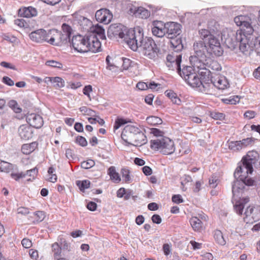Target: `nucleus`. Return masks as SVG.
I'll return each mask as SVG.
<instances>
[{
  "label": "nucleus",
  "mask_w": 260,
  "mask_h": 260,
  "mask_svg": "<svg viewBox=\"0 0 260 260\" xmlns=\"http://www.w3.org/2000/svg\"><path fill=\"white\" fill-rule=\"evenodd\" d=\"M248 198H243L237 201L234 205V209L239 215H242L245 204L249 202Z\"/></svg>",
  "instance_id": "bb28decb"
},
{
  "label": "nucleus",
  "mask_w": 260,
  "mask_h": 260,
  "mask_svg": "<svg viewBox=\"0 0 260 260\" xmlns=\"http://www.w3.org/2000/svg\"><path fill=\"white\" fill-rule=\"evenodd\" d=\"M210 23L213 24V28H212L210 26V24H209L208 28L210 30L201 29L199 31L200 38L204 41L206 40L208 38H210L211 36H214L212 33L216 35H217L218 33V27L219 26V24L215 21H211Z\"/></svg>",
  "instance_id": "dca6fc26"
},
{
  "label": "nucleus",
  "mask_w": 260,
  "mask_h": 260,
  "mask_svg": "<svg viewBox=\"0 0 260 260\" xmlns=\"http://www.w3.org/2000/svg\"><path fill=\"white\" fill-rule=\"evenodd\" d=\"M45 217V213L43 211H38L34 213V218L35 220H34V223H39L42 221Z\"/></svg>",
  "instance_id": "a19ab883"
},
{
  "label": "nucleus",
  "mask_w": 260,
  "mask_h": 260,
  "mask_svg": "<svg viewBox=\"0 0 260 260\" xmlns=\"http://www.w3.org/2000/svg\"><path fill=\"white\" fill-rule=\"evenodd\" d=\"M18 133L21 138L25 140H29L33 137L32 128L28 124L21 125L18 128Z\"/></svg>",
  "instance_id": "aec40b11"
},
{
  "label": "nucleus",
  "mask_w": 260,
  "mask_h": 260,
  "mask_svg": "<svg viewBox=\"0 0 260 260\" xmlns=\"http://www.w3.org/2000/svg\"><path fill=\"white\" fill-rule=\"evenodd\" d=\"M92 91V86L90 85L85 86L83 89V93L86 96H87V97L90 99H91L90 93Z\"/></svg>",
  "instance_id": "052dcab7"
},
{
  "label": "nucleus",
  "mask_w": 260,
  "mask_h": 260,
  "mask_svg": "<svg viewBox=\"0 0 260 260\" xmlns=\"http://www.w3.org/2000/svg\"><path fill=\"white\" fill-rule=\"evenodd\" d=\"M80 111L84 114L86 115H92L94 111L88 108L85 106L80 108Z\"/></svg>",
  "instance_id": "680f3d73"
},
{
  "label": "nucleus",
  "mask_w": 260,
  "mask_h": 260,
  "mask_svg": "<svg viewBox=\"0 0 260 260\" xmlns=\"http://www.w3.org/2000/svg\"><path fill=\"white\" fill-rule=\"evenodd\" d=\"M256 115V113L254 111L252 110H248L246 111L244 114V116L245 118H247L248 119H251L253 118Z\"/></svg>",
  "instance_id": "0e129e2a"
},
{
  "label": "nucleus",
  "mask_w": 260,
  "mask_h": 260,
  "mask_svg": "<svg viewBox=\"0 0 260 260\" xmlns=\"http://www.w3.org/2000/svg\"><path fill=\"white\" fill-rule=\"evenodd\" d=\"M61 29L62 30V35L66 42L70 39L72 33V29L71 27L66 24L63 23L61 26Z\"/></svg>",
  "instance_id": "72a5a7b5"
},
{
  "label": "nucleus",
  "mask_w": 260,
  "mask_h": 260,
  "mask_svg": "<svg viewBox=\"0 0 260 260\" xmlns=\"http://www.w3.org/2000/svg\"><path fill=\"white\" fill-rule=\"evenodd\" d=\"M244 221L247 222L253 223L260 219V206L256 207L249 206L244 213Z\"/></svg>",
  "instance_id": "9d476101"
},
{
  "label": "nucleus",
  "mask_w": 260,
  "mask_h": 260,
  "mask_svg": "<svg viewBox=\"0 0 260 260\" xmlns=\"http://www.w3.org/2000/svg\"><path fill=\"white\" fill-rule=\"evenodd\" d=\"M76 184L79 188L80 190L84 192L85 189L88 188L90 187V182L89 180H85L83 181H77Z\"/></svg>",
  "instance_id": "79ce46f5"
},
{
  "label": "nucleus",
  "mask_w": 260,
  "mask_h": 260,
  "mask_svg": "<svg viewBox=\"0 0 260 260\" xmlns=\"http://www.w3.org/2000/svg\"><path fill=\"white\" fill-rule=\"evenodd\" d=\"M46 65L58 69H62L63 67L62 63L61 62L54 60L47 61L46 62Z\"/></svg>",
  "instance_id": "8fccbe9b"
},
{
  "label": "nucleus",
  "mask_w": 260,
  "mask_h": 260,
  "mask_svg": "<svg viewBox=\"0 0 260 260\" xmlns=\"http://www.w3.org/2000/svg\"><path fill=\"white\" fill-rule=\"evenodd\" d=\"M193 49L197 56L201 58L206 57L208 54L205 41L196 42L193 45Z\"/></svg>",
  "instance_id": "412c9836"
},
{
  "label": "nucleus",
  "mask_w": 260,
  "mask_h": 260,
  "mask_svg": "<svg viewBox=\"0 0 260 260\" xmlns=\"http://www.w3.org/2000/svg\"><path fill=\"white\" fill-rule=\"evenodd\" d=\"M213 81L214 86L220 90L226 89L230 86L228 80L223 76H218Z\"/></svg>",
  "instance_id": "393cba45"
},
{
  "label": "nucleus",
  "mask_w": 260,
  "mask_h": 260,
  "mask_svg": "<svg viewBox=\"0 0 260 260\" xmlns=\"http://www.w3.org/2000/svg\"><path fill=\"white\" fill-rule=\"evenodd\" d=\"M208 55H214L220 56L222 55L223 50L219 40L214 36H211L205 40Z\"/></svg>",
  "instance_id": "0eeeda50"
},
{
  "label": "nucleus",
  "mask_w": 260,
  "mask_h": 260,
  "mask_svg": "<svg viewBox=\"0 0 260 260\" xmlns=\"http://www.w3.org/2000/svg\"><path fill=\"white\" fill-rule=\"evenodd\" d=\"M209 182L210 185H211L212 187L215 188L217 185L218 179L216 176L213 175L210 178Z\"/></svg>",
  "instance_id": "e2e57ef3"
},
{
  "label": "nucleus",
  "mask_w": 260,
  "mask_h": 260,
  "mask_svg": "<svg viewBox=\"0 0 260 260\" xmlns=\"http://www.w3.org/2000/svg\"><path fill=\"white\" fill-rule=\"evenodd\" d=\"M17 25L20 27L23 28L26 31H29L31 29L28 23L23 19H17Z\"/></svg>",
  "instance_id": "3c124183"
},
{
  "label": "nucleus",
  "mask_w": 260,
  "mask_h": 260,
  "mask_svg": "<svg viewBox=\"0 0 260 260\" xmlns=\"http://www.w3.org/2000/svg\"><path fill=\"white\" fill-rule=\"evenodd\" d=\"M147 122L151 125H157L162 123V120L156 116H151L147 118Z\"/></svg>",
  "instance_id": "de8ad7c7"
},
{
  "label": "nucleus",
  "mask_w": 260,
  "mask_h": 260,
  "mask_svg": "<svg viewBox=\"0 0 260 260\" xmlns=\"http://www.w3.org/2000/svg\"><path fill=\"white\" fill-rule=\"evenodd\" d=\"M37 147L38 143L36 142L24 144L21 147V151L24 154L28 155L34 152Z\"/></svg>",
  "instance_id": "cd10ccee"
},
{
  "label": "nucleus",
  "mask_w": 260,
  "mask_h": 260,
  "mask_svg": "<svg viewBox=\"0 0 260 260\" xmlns=\"http://www.w3.org/2000/svg\"><path fill=\"white\" fill-rule=\"evenodd\" d=\"M214 86V81L206 82L203 81L202 86L199 87V90L206 94H211V90Z\"/></svg>",
  "instance_id": "473e14b6"
},
{
  "label": "nucleus",
  "mask_w": 260,
  "mask_h": 260,
  "mask_svg": "<svg viewBox=\"0 0 260 260\" xmlns=\"http://www.w3.org/2000/svg\"><path fill=\"white\" fill-rule=\"evenodd\" d=\"M214 239L215 242L220 245H224L226 243V241L223 236V234L219 230H216L214 231Z\"/></svg>",
  "instance_id": "c9c22d12"
},
{
  "label": "nucleus",
  "mask_w": 260,
  "mask_h": 260,
  "mask_svg": "<svg viewBox=\"0 0 260 260\" xmlns=\"http://www.w3.org/2000/svg\"><path fill=\"white\" fill-rule=\"evenodd\" d=\"M151 148L165 155H169L173 153L175 148L173 140L168 137L157 138L150 141Z\"/></svg>",
  "instance_id": "20e7f679"
},
{
  "label": "nucleus",
  "mask_w": 260,
  "mask_h": 260,
  "mask_svg": "<svg viewBox=\"0 0 260 260\" xmlns=\"http://www.w3.org/2000/svg\"><path fill=\"white\" fill-rule=\"evenodd\" d=\"M94 161L92 159H88L81 162V167L82 168L88 169L94 165Z\"/></svg>",
  "instance_id": "6e6d98bb"
},
{
  "label": "nucleus",
  "mask_w": 260,
  "mask_h": 260,
  "mask_svg": "<svg viewBox=\"0 0 260 260\" xmlns=\"http://www.w3.org/2000/svg\"><path fill=\"white\" fill-rule=\"evenodd\" d=\"M189 222L194 231L200 232L203 229V223L198 217H191Z\"/></svg>",
  "instance_id": "7c9ffc66"
},
{
  "label": "nucleus",
  "mask_w": 260,
  "mask_h": 260,
  "mask_svg": "<svg viewBox=\"0 0 260 260\" xmlns=\"http://www.w3.org/2000/svg\"><path fill=\"white\" fill-rule=\"evenodd\" d=\"M166 95L169 98L172 102L175 105H180L181 104V100L180 98L178 96L177 94L175 93L173 90H167L165 91Z\"/></svg>",
  "instance_id": "c85d7f7f"
},
{
  "label": "nucleus",
  "mask_w": 260,
  "mask_h": 260,
  "mask_svg": "<svg viewBox=\"0 0 260 260\" xmlns=\"http://www.w3.org/2000/svg\"><path fill=\"white\" fill-rule=\"evenodd\" d=\"M52 248L54 259L61 257V248L57 243L55 242L53 243L52 245Z\"/></svg>",
  "instance_id": "4c0bfd02"
},
{
  "label": "nucleus",
  "mask_w": 260,
  "mask_h": 260,
  "mask_svg": "<svg viewBox=\"0 0 260 260\" xmlns=\"http://www.w3.org/2000/svg\"><path fill=\"white\" fill-rule=\"evenodd\" d=\"M234 22L237 26H240L236 32L227 30V37L225 34L222 35L224 39V43L230 48H235L239 43V49L244 54H247L253 49L260 55V37L255 39L253 44L252 36L254 29L251 25V19L248 16L240 15L234 18Z\"/></svg>",
  "instance_id": "f257e3e1"
},
{
  "label": "nucleus",
  "mask_w": 260,
  "mask_h": 260,
  "mask_svg": "<svg viewBox=\"0 0 260 260\" xmlns=\"http://www.w3.org/2000/svg\"><path fill=\"white\" fill-rule=\"evenodd\" d=\"M189 244L191 245L193 250L200 249L202 247V243L197 242L194 240L190 241Z\"/></svg>",
  "instance_id": "774afa93"
},
{
  "label": "nucleus",
  "mask_w": 260,
  "mask_h": 260,
  "mask_svg": "<svg viewBox=\"0 0 260 260\" xmlns=\"http://www.w3.org/2000/svg\"><path fill=\"white\" fill-rule=\"evenodd\" d=\"M133 62L128 58H124L123 59V63L122 64V68L123 70H128L131 67Z\"/></svg>",
  "instance_id": "864d4df0"
},
{
  "label": "nucleus",
  "mask_w": 260,
  "mask_h": 260,
  "mask_svg": "<svg viewBox=\"0 0 260 260\" xmlns=\"http://www.w3.org/2000/svg\"><path fill=\"white\" fill-rule=\"evenodd\" d=\"M242 149L253 145L254 142V139L253 138H247L240 141Z\"/></svg>",
  "instance_id": "c03bdc74"
},
{
  "label": "nucleus",
  "mask_w": 260,
  "mask_h": 260,
  "mask_svg": "<svg viewBox=\"0 0 260 260\" xmlns=\"http://www.w3.org/2000/svg\"><path fill=\"white\" fill-rule=\"evenodd\" d=\"M252 172L253 167L242 163L237 167L234 175L237 179L241 181L247 185L251 186L253 185L254 180L248 177V174H251Z\"/></svg>",
  "instance_id": "423d86ee"
},
{
  "label": "nucleus",
  "mask_w": 260,
  "mask_h": 260,
  "mask_svg": "<svg viewBox=\"0 0 260 260\" xmlns=\"http://www.w3.org/2000/svg\"><path fill=\"white\" fill-rule=\"evenodd\" d=\"M150 16V12L145 8L139 7L136 13L135 17L142 19H146Z\"/></svg>",
  "instance_id": "e433bc0d"
},
{
  "label": "nucleus",
  "mask_w": 260,
  "mask_h": 260,
  "mask_svg": "<svg viewBox=\"0 0 260 260\" xmlns=\"http://www.w3.org/2000/svg\"><path fill=\"white\" fill-rule=\"evenodd\" d=\"M52 83L54 84V86L56 88H62L64 86V81L59 77H53Z\"/></svg>",
  "instance_id": "a18cd8bd"
},
{
  "label": "nucleus",
  "mask_w": 260,
  "mask_h": 260,
  "mask_svg": "<svg viewBox=\"0 0 260 260\" xmlns=\"http://www.w3.org/2000/svg\"><path fill=\"white\" fill-rule=\"evenodd\" d=\"M87 40L88 52L96 53L102 50L101 43L95 34L87 35Z\"/></svg>",
  "instance_id": "f8f14e48"
},
{
  "label": "nucleus",
  "mask_w": 260,
  "mask_h": 260,
  "mask_svg": "<svg viewBox=\"0 0 260 260\" xmlns=\"http://www.w3.org/2000/svg\"><path fill=\"white\" fill-rule=\"evenodd\" d=\"M126 9L128 14L134 15L135 16L136 13L137 12V10L138 9V7L134 6L131 3H128L126 5Z\"/></svg>",
  "instance_id": "603ef678"
},
{
  "label": "nucleus",
  "mask_w": 260,
  "mask_h": 260,
  "mask_svg": "<svg viewBox=\"0 0 260 260\" xmlns=\"http://www.w3.org/2000/svg\"><path fill=\"white\" fill-rule=\"evenodd\" d=\"M224 103L227 104L236 105L240 101V98L238 96H232L229 98L223 100Z\"/></svg>",
  "instance_id": "09e8293b"
},
{
  "label": "nucleus",
  "mask_w": 260,
  "mask_h": 260,
  "mask_svg": "<svg viewBox=\"0 0 260 260\" xmlns=\"http://www.w3.org/2000/svg\"><path fill=\"white\" fill-rule=\"evenodd\" d=\"M121 173L124 182L125 183H129L131 180L129 171L127 169H122Z\"/></svg>",
  "instance_id": "5fc2aeb1"
},
{
  "label": "nucleus",
  "mask_w": 260,
  "mask_h": 260,
  "mask_svg": "<svg viewBox=\"0 0 260 260\" xmlns=\"http://www.w3.org/2000/svg\"><path fill=\"white\" fill-rule=\"evenodd\" d=\"M13 169L12 165L5 161L0 160V171L9 172Z\"/></svg>",
  "instance_id": "37998d69"
},
{
  "label": "nucleus",
  "mask_w": 260,
  "mask_h": 260,
  "mask_svg": "<svg viewBox=\"0 0 260 260\" xmlns=\"http://www.w3.org/2000/svg\"><path fill=\"white\" fill-rule=\"evenodd\" d=\"M229 148L234 151H239L242 149L240 141H231L229 142Z\"/></svg>",
  "instance_id": "ea45409f"
},
{
  "label": "nucleus",
  "mask_w": 260,
  "mask_h": 260,
  "mask_svg": "<svg viewBox=\"0 0 260 260\" xmlns=\"http://www.w3.org/2000/svg\"><path fill=\"white\" fill-rule=\"evenodd\" d=\"M91 31L92 32L91 34H95L96 36L97 35L101 39L105 38L104 29L98 24L93 26L91 28Z\"/></svg>",
  "instance_id": "f704fd0d"
},
{
  "label": "nucleus",
  "mask_w": 260,
  "mask_h": 260,
  "mask_svg": "<svg viewBox=\"0 0 260 260\" xmlns=\"http://www.w3.org/2000/svg\"><path fill=\"white\" fill-rule=\"evenodd\" d=\"M211 117L216 120H222L224 119V114L219 112H212L210 114Z\"/></svg>",
  "instance_id": "13d9d810"
},
{
  "label": "nucleus",
  "mask_w": 260,
  "mask_h": 260,
  "mask_svg": "<svg viewBox=\"0 0 260 260\" xmlns=\"http://www.w3.org/2000/svg\"><path fill=\"white\" fill-rule=\"evenodd\" d=\"M138 128V127L133 125H127L124 127L121 137L125 143L128 144L132 139L137 133Z\"/></svg>",
  "instance_id": "2eb2a0df"
},
{
  "label": "nucleus",
  "mask_w": 260,
  "mask_h": 260,
  "mask_svg": "<svg viewBox=\"0 0 260 260\" xmlns=\"http://www.w3.org/2000/svg\"><path fill=\"white\" fill-rule=\"evenodd\" d=\"M95 17L98 21L107 24L111 22L113 15L109 10L101 9L96 12Z\"/></svg>",
  "instance_id": "ddd939ff"
},
{
  "label": "nucleus",
  "mask_w": 260,
  "mask_h": 260,
  "mask_svg": "<svg viewBox=\"0 0 260 260\" xmlns=\"http://www.w3.org/2000/svg\"><path fill=\"white\" fill-rule=\"evenodd\" d=\"M258 157V154L256 151H250L245 156L243 157L242 160L243 164L249 165L253 167V165L256 162Z\"/></svg>",
  "instance_id": "b1692460"
},
{
  "label": "nucleus",
  "mask_w": 260,
  "mask_h": 260,
  "mask_svg": "<svg viewBox=\"0 0 260 260\" xmlns=\"http://www.w3.org/2000/svg\"><path fill=\"white\" fill-rule=\"evenodd\" d=\"M108 174L109 175L111 180L116 183H118L121 181L120 176L116 171L115 167L111 166L108 170Z\"/></svg>",
  "instance_id": "c756f323"
},
{
  "label": "nucleus",
  "mask_w": 260,
  "mask_h": 260,
  "mask_svg": "<svg viewBox=\"0 0 260 260\" xmlns=\"http://www.w3.org/2000/svg\"><path fill=\"white\" fill-rule=\"evenodd\" d=\"M181 25L178 23L170 22L166 23V35L167 37L172 39L171 44L174 48L182 47L180 39H174L181 32Z\"/></svg>",
  "instance_id": "39448f33"
},
{
  "label": "nucleus",
  "mask_w": 260,
  "mask_h": 260,
  "mask_svg": "<svg viewBox=\"0 0 260 260\" xmlns=\"http://www.w3.org/2000/svg\"><path fill=\"white\" fill-rule=\"evenodd\" d=\"M152 32L154 36L161 38L166 35V23L161 21H154L152 23Z\"/></svg>",
  "instance_id": "f3484780"
},
{
  "label": "nucleus",
  "mask_w": 260,
  "mask_h": 260,
  "mask_svg": "<svg viewBox=\"0 0 260 260\" xmlns=\"http://www.w3.org/2000/svg\"><path fill=\"white\" fill-rule=\"evenodd\" d=\"M26 119L29 125L36 128H41L44 123L42 117L36 113L28 114L27 116Z\"/></svg>",
  "instance_id": "a211bd4d"
},
{
  "label": "nucleus",
  "mask_w": 260,
  "mask_h": 260,
  "mask_svg": "<svg viewBox=\"0 0 260 260\" xmlns=\"http://www.w3.org/2000/svg\"><path fill=\"white\" fill-rule=\"evenodd\" d=\"M147 142L146 137L145 134L138 128L137 133L130 141L128 145L135 146H141Z\"/></svg>",
  "instance_id": "6ab92c4d"
},
{
  "label": "nucleus",
  "mask_w": 260,
  "mask_h": 260,
  "mask_svg": "<svg viewBox=\"0 0 260 260\" xmlns=\"http://www.w3.org/2000/svg\"><path fill=\"white\" fill-rule=\"evenodd\" d=\"M38 172V169L35 168L27 171L25 173H17V181L24 179V181H32L37 177Z\"/></svg>",
  "instance_id": "4be33fe9"
},
{
  "label": "nucleus",
  "mask_w": 260,
  "mask_h": 260,
  "mask_svg": "<svg viewBox=\"0 0 260 260\" xmlns=\"http://www.w3.org/2000/svg\"><path fill=\"white\" fill-rule=\"evenodd\" d=\"M140 31L142 34V38L137 40V39L133 40H137V48L133 51H137L138 47H140L143 55L149 59H154L157 56V48L154 41L151 38H144L142 29L140 28Z\"/></svg>",
  "instance_id": "7ed1b4c3"
},
{
  "label": "nucleus",
  "mask_w": 260,
  "mask_h": 260,
  "mask_svg": "<svg viewBox=\"0 0 260 260\" xmlns=\"http://www.w3.org/2000/svg\"><path fill=\"white\" fill-rule=\"evenodd\" d=\"M76 142L82 147H85L87 145L86 139L82 136H78L76 138Z\"/></svg>",
  "instance_id": "bf43d9fd"
},
{
  "label": "nucleus",
  "mask_w": 260,
  "mask_h": 260,
  "mask_svg": "<svg viewBox=\"0 0 260 260\" xmlns=\"http://www.w3.org/2000/svg\"><path fill=\"white\" fill-rule=\"evenodd\" d=\"M81 86L82 84L80 82H70L68 83V87L73 89H76Z\"/></svg>",
  "instance_id": "69168bd1"
},
{
  "label": "nucleus",
  "mask_w": 260,
  "mask_h": 260,
  "mask_svg": "<svg viewBox=\"0 0 260 260\" xmlns=\"http://www.w3.org/2000/svg\"><path fill=\"white\" fill-rule=\"evenodd\" d=\"M190 78L187 82L190 86L193 88H199L202 86L203 80L199 77L196 73L191 74Z\"/></svg>",
  "instance_id": "a878e982"
},
{
  "label": "nucleus",
  "mask_w": 260,
  "mask_h": 260,
  "mask_svg": "<svg viewBox=\"0 0 260 260\" xmlns=\"http://www.w3.org/2000/svg\"><path fill=\"white\" fill-rule=\"evenodd\" d=\"M29 213V209L28 208L21 207L17 208V214L22 215H26Z\"/></svg>",
  "instance_id": "338daca9"
},
{
  "label": "nucleus",
  "mask_w": 260,
  "mask_h": 260,
  "mask_svg": "<svg viewBox=\"0 0 260 260\" xmlns=\"http://www.w3.org/2000/svg\"><path fill=\"white\" fill-rule=\"evenodd\" d=\"M87 36H82L80 35L75 36L72 40V45L74 49L80 53L88 52L87 46Z\"/></svg>",
  "instance_id": "6e6552de"
},
{
  "label": "nucleus",
  "mask_w": 260,
  "mask_h": 260,
  "mask_svg": "<svg viewBox=\"0 0 260 260\" xmlns=\"http://www.w3.org/2000/svg\"><path fill=\"white\" fill-rule=\"evenodd\" d=\"M158 84L154 82H150L149 84L144 82H139L137 84V88L141 90H147L149 88L155 89L156 88Z\"/></svg>",
  "instance_id": "2f4dec72"
},
{
  "label": "nucleus",
  "mask_w": 260,
  "mask_h": 260,
  "mask_svg": "<svg viewBox=\"0 0 260 260\" xmlns=\"http://www.w3.org/2000/svg\"><path fill=\"white\" fill-rule=\"evenodd\" d=\"M18 14L21 17L25 18H32L37 16V10L31 6L22 7L18 10Z\"/></svg>",
  "instance_id": "5701e85b"
},
{
  "label": "nucleus",
  "mask_w": 260,
  "mask_h": 260,
  "mask_svg": "<svg viewBox=\"0 0 260 260\" xmlns=\"http://www.w3.org/2000/svg\"><path fill=\"white\" fill-rule=\"evenodd\" d=\"M130 122V120L127 119H124L122 118L118 117L116 119L113 126L114 131L119 128L121 126L127 123Z\"/></svg>",
  "instance_id": "58836bf2"
},
{
  "label": "nucleus",
  "mask_w": 260,
  "mask_h": 260,
  "mask_svg": "<svg viewBox=\"0 0 260 260\" xmlns=\"http://www.w3.org/2000/svg\"><path fill=\"white\" fill-rule=\"evenodd\" d=\"M54 172L55 169L53 167H50L49 168L48 170V173L50 176L48 180L52 183L56 182L57 180V175L54 173Z\"/></svg>",
  "instance_id": "49530a36"
},
{
  "label": "nucleus",
  "mask_w": 260,
  "mask_h": 260,
  "mask_svg": "<svg viewBox=\"0 0 260 260\" xmlns=\"http://www.w3.org/2000/svg\"><path fill=\"white\" fill-rule=\"evenodd\" d=\"M150 133L155 137H162L165 134L164 132L160 131L156 128H152L150 129Z\"/></svg>",
  "instance_id": "4d7b16f0"
},
{
  "label": "nucleus",
  "mask_w": 260,
  "mask_h": 260,
  "mask_svg": "<svg viewBox=\"0 0 260 260\" xmlns=\"http://www.w3.org/2000/svg\"><path fill=\"white\" fill-rule=\"evenodd\" d=\"M182 60V56L180 55L176 59V66L178 71V74L180 76L183 78L186 81L189 80L191 74H194V69L190 66H186L184 67L182 70H181L180 63Z\"/></svg>",
  "instance_id": "9b49d317"
},
{
  "label": "nucleus",
  "mask_w": 260,
  "mask_h": 260,
  "mask_svg": "<svg viewBox=\"0 0 260 260\" xmlns=\"http://www.w3.org/2000/svg\"><path fill=\"white\" fill-rule=\"evenodd\" d=\"M47 31L44 29H39L30 33L29 37L32 41L36 43H47Z\"/></svg>",
  "instance_id": "4468645a"
},
{
  "label": "nucleus",
  "mask_w": 260,
  "mask_h": 260,
  "mask_svg": "<svg viewBox=\"0 0 260 260\" xmlns=\"http://www.w3.org/2000/svg\"><path fill=\"white\" fill-rule=\"evenodd\" d=\"M108 37L110 38H119L123 39L132 50L137 48V39L139 40L142 38V34L140 31V27L128 29L125 26L119 24H112L107 31Z\"/></svg>",
  "instance_id": "f03ea898"
},
{
  "label": "nucleus",
  "mask_w": 260,
  "mask_h": 260,
  "mask_svg": "<svg viewBox=\"0 0 260 260\" xmlns=\"http://www.w3.org/2000/svg\"><path fill=\"white\" fill-rule=\"evenodd\" d=\"M65 41L62 37V31L55 29H50L47 31V43L54 46H60Z\"/></svg>",
  "instance_id": "1a4fd4ad"
}]
</instances>
